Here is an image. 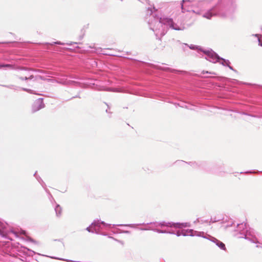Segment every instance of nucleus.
Here are the masks:
<instances>
[{
    "label": "nucleus",
    "instance_id": "obj_1",
    "mask_svg": "<svg viewBox=\"0 0 262 262\" xmlns=\"http://www.w3.org/2000/svg\"><path fill=\"white\" fill-rule=\"evenodd\" d=\"M61 208L59 205H57L55 208V211L57 215H60L61 214Z\"/></svg>",
    "mask_w": 262,
    "mask_h": 262
},
{
    "label": "nucleus",
    "instance_id": "obj_2",
    "mask_svg": "<svg viewBox=\"0 0 262 262\" xmlns=\"http://www.w3.org/2000/svg\"><path fill=\"white\" fill-rule=\"evenodd\" d=\"M217 245L220 247L221 249H222L223 250H226V247H225V245L224 243H223L222 242H220L219 241L217 243Z\"/></svg>",
    "mask_w": 262,
    "mask_h": 262
},
{
    "label": "nucleus",
    "instance_id": "obj_3",
    "mask_svg": "<svg viewBox=\"0 0 262 262\" xmlns=\"http://www.w3.org/2000/svg\"><path fill=\"white\" fill-rule=\"evenodd\" d=\"M212 14L210 12L206 13L205 14H204V17H206L207 19H210V18L212 17Z\"/></svg>",
    "mask_w": 262,
    "mask_h": 262
},
{
    "label": "nucleus",
    "instance_id": "obj_4",
    "mask_svg": "<svg viewBox=\"0 0 262 262\" xmlns=\"http://www.w3.org/2000/svg\"><path fill=\"white\" fill-rule=\"evenodd\" d=\"M11 65L10 64H0V68L3 67H11Z\"/></svg>",
    "mask_w": 262,
    "mask_h": 262
},
{
    "label": "nucleus",
    "instance_id": "obj_5",
    "mask_svg": "<svg viewBox=\"0 0 262 262\" xmlns=\"http://www.w3.org/2000/svg\"><path fill=\"white\" fill-rule=\"evenodd\" d=\"M40 108H33V111L34 112L37 111L39 110Z\"/></svg>",
    "mask_w": 262,
    "mask_h": 262
},
{
    "label": "nucleus",
    "instance_id": "obj_6",
    "mask_svg": "<svg viewBox=\"0 0 262 262\" xmlns=\"http://www.w3.org/2000/svg\"><path fill=\"white\" fill-rule=\"evenodd\" d=\"M36 104H40V101H38L37 102H36Z\"/></svg>",
    "mask_w": 262,
    "mask_h": 262
},
{
    "label": "nucleus",
    "instance_id": "obj_7",
    "mask_svg": "<svg viewBox=\"0 0 262 262\" xmlns=\"http://www.w3.org/2000/svg\"><path fill=\"white\" fill-rule=\"evenodd\" d=\"M209 73H210V74H215V73H214V72H209Z\"/></svg>",
    "mask_w": 262,
    "mask_h": 262
}]
</instances>
